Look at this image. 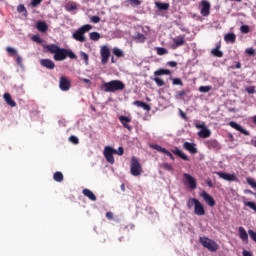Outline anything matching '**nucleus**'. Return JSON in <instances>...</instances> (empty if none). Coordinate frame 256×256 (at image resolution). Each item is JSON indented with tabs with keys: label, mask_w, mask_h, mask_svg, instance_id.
I'll use <instances>...</instances> for the list:
<instances>
[{
	"label": "nucleus",
	"mask_w": 256,
	"mask_h": 256,
	"mask_svg": "<svg viewBox=\"0 0 256 256\" xmlns=\"http://www.w3.org/2000/svg\"><path fill=\"white\" fill-rule=\"evenodd\" d=\"M105 93H115V91H123L125 84L121 80H112L103 84Z\"/></svg>",
	"instance_id": "f257e3e1"
},
{
	"label": "nucleus",
	"mask_w": 256,
	"mask_h": 256,
	"mask_svg": "<svg viewBox=\"0 0 256 256\" xmlns=\"http://www.w3.org/2000/svg\"><path fill=\"white\" fill-rule=\"evenodd\" d=\"M187 207L188 209L194 207V214L198 215V217L205 215V207H203V204L196 198H190L187 202Z\"/></svg>",
	"instance_id": "f03ea898"
},
{
	"label": "nucleus",
	"mask_w": 256,
	"mask_h": 256,
	"mask_svg": "<svg viewBox=\"0 0 256 256\" xmlns=\"http://www.w3.org/2000/svg\"><path fill=\"white\" fill-rule=\"evenodd\" d=\"M92 29H93V26L89 24L83 25L72 34V37L73 39H75V41H79L80 43H85V41H87V39L85 38V34L88 31H91Z\"/></svg>",
	"instance_id": "7ed1b4c3"
},
{
	"label": "nucleus",
	"mask_w": 256,
	"mask_h": 256,
	"mask_svg": "<svg viewBox=\"0 0 256 256\" xmlns=\"http://www.w3.org/2000/svg\"><path fill=\"white\" fill-rule=\"evenodd\" d=\"M199 242L201 243L202 247H205V249H208V251H211V253H215V251L219 250V244H217V242L211 238L202 236L199 238Z\"/></svg>",
	"instance_id": "20e7f679"
},
{
	"label": "nucleus",
	"mask_w": 256,
	"mask_h": 256,
	"mask_svg": "<svg viewBox=\"0 0 256 256\" xmlns=\"http://www.w3.org/2000/svg\"><path fill=\"white\" fill-rule=\"evenodd\" d=\"M130 173L131 175H133V177H139V175L143 173V170L141 169V164L136 157H132L131 159Z\"/></svg>",
	"instance_id": "39448f33"
},
{
	"label": "nucleus",
	"mask_w": 256,
	"mask_h": 256,
	"mask_svg": "<svg viewBox=\"0 0 256 256\" xmlns=\"http://www.w3.org/2000/svg\"><path fill=\"white\" fill-rule=\"evenodd\" d=\"M196 129H200L198 137L201 139H209L211 137V130L205 125V122L195 125Z\"/></svg>",
	"instance_id": "423d86ee"
},
{
	"label": "nucleus",
	"mask_w": 256,
	"mask_h": 256,
	"mask_svg": "<svg viewBox=\"0 0 256 256\" xmlns=\"http://www.w3.org/2000/svg\"><path fill=\"white\" fill-rule=\"evenodd\" d=\"M115 153H117V150H115L113 147L111 146H106L104 148V157L106 159V161L108 163H110V165H113V163H115V158L113 157V155H115Z\"/></svg>",
	"instance_id": "0eeeda50"
},
{
	"label": "nucleus",
	"mask_w": 256,
	"mask_h": 256,
	"mask_svg": "<svg viewBox=\"0 0 256 256\" xmlns=\"http://www.w3.org/2000/svg\"><path fill=\"white\" fill-rule=\"evenodd\" d=\"M183 183L184 185H188V187H190L192 190L197 189V180L191 176V174H183Z\"/></svg>",
	"instance_id": "6e6552de"
},
{
	"label": "nucleus",
	"mask_w": 256,
	"mask_h": 256,
	"mask_svg": "<svg viewBox=\"0 0 256 256\" xmlns=\"http://www.w3.org/2000/svg\"><path fill=\"white\" fill-rule=\"evenodd\" d=\"M100 55L102 57V63L105 65L109 61V57H111V51L109 50V47L102 46Z\"/></svg>",
	"instance_id": "1a4fd4ad"
},
{
	"label": "nucleus",
	"mask_w": 256,
	"mask_h": 256,
	"mask_svg": "<svg viewBox=\"0 0 256 256\" xmlns=\"http://www.w3.org/2000/svg\"><path fill=\"white\" fill-rule=\"evenodd\" d=\"M59 87L61 91H69L71 89V82L65 76L60 77Z\"/></svg>",
	"instance_id": "9d476101"
},
{
	"label": "nucleus",
	"mask_w": 256,
	"mask_h": 256,
	"mask_svg": "<svg viewBox=\"0 0 256 256\" xmlns=\"http://www.w3.org/2000/svg\"><path fill=\"white\" fill-rule=\"evenodd\" d=\"M220 179H224V181H237V175L235 174H228L224 172H215Z\"/></svg>",
	"instance_id": "9b49d317"
},
{
	"label": "nucleus",
	"mask_w": 256,
	"mask_h": 256,
	"mask_svg": "<svg viewBox=\"0 0 256 256\" xmlns=\"http://www.w3.org/2000/svg\"><path fill=\"white\" fill-rule=\"evenodd\" d=\"M173 41V45L172 48L173 49H177V47H181L183 45H185V36L180 35V36H176L172 39Z\"/></svg>",
	"instance_id": "f8f14e48"
},
{
	"label": "nucleus",
	"mask_w": 256,
	"mask_h": 256,
	"mask_svg": "<svg viewBox=\"0 0 256 256\" xmlns=\"http://www.w3.org/2000/svg\"><path fill=\"white\" fill-rule=\"evenodd\" d=\"M201 197L204 199L205 203L209 205V207H214L215 206V199L207 191H202Z\"/></svg>",
	"instance_id": "ddd939ff"
},
{
	"label": "nucleus",
	"mask_w": 256,
	"mask_h": 256,
	"mask_svg": "<svg viewBox=\"0 0 256 256\" xmlns=\"http://www.w3.org/2000/svg\"><path fill=\"white\" fill-rule=\"evenodd\" d=\"M201 5H202L201 15H203V17L209 16V11L211 9V3H209V1H207V0H203L201 2Z\"/></svg>",
	"instance_id": "4468645a"
},
{
	"label": "nucleus",
	"mask_w": 256,
	"mask_h": 256,
	"mask_svg": "<svg viewBox=\"0 0 256 256\" xmlns=\"http://www.w3.org/2000/svg\"><path fill=\"white\" fill-rule=\"evenodd\" d=\"M67 59V49L60 48L57 54L54 55V61H65Z\"/></svg>",
	"instance_id": "2eb2a0df"
},
{
	"label": "nucleus",
	"mask_w": 256,
	"mask_h": 256,
	"mask_svg": "<svg viewBox=\"0 0 256 256\" xmlns=\"http://www.w3.org/2000/svg\"><path fill=\"white\" fill-rule=\"evenodd\" d=\"M184 149L186 151H189L192 155H195L197 153V145L195 143L185 142L183 144Z\"/></svg>",
	"instance_id": "dca6fc26"
},
{
	"label": "nucleus",
	"mask_w": 256,
	"mask_h": 256,
	"mask_svg": "<svg viewBox=\"0 0 256 256\" xmlns=\"http://www.w3.org/2000/svg\"><path fill=\"white\" fill-rule=\"evenodd\" d=\"M230 127H232V129H236V131H239L240 133H242L243 135L249 136V131L243 129V127L241 125H239L237 122H229Z\"/></svg>",
	"instance_id": "f3484780"
},
{
	"label": "nucleus",
	"mask_w": 256,
	"mask_h": 256,
	"mask_svg": "<svg viewBox=\"0 0 256 256\" xmlns=\"http://www.w3.org/2000/svg\"><path fill=\"white\" fill-rule=\"evenodd\" d=\"M40 65L46 69H55V62H53L51 59H41Z\"/></svg>",
	"instance_id": "a211bd4d"
},
{
	"label": "nucleus",
	"mask_w": 256,
	"mask_h": 256,
	"mask_svg": "<svg viewBox=\"0 0 256 256\" xmlns=\"http://www.w3.org/2000/svg\"><path fill=\"white\" fill-rule=\"evenodd\" d=\"M119 121L122 123V125H123V127H125V129H128V131H131L132 128L128 124V123H131V118H129L127 116H120Z\"/></svg>",
	"instance_id": "6ab92c4d"
},
{
	"label": "nucleus",
	"mask_w": 256,
	"mask_h": 256,
	"mask_svg": "<svg viewBox=\"0 0 256 256\" xmlns=\"http://www.w3.org/2000/svg\"><path fill=\"white\" fill-rule=\"evenodd\" d=\"M238 231H239L240 239H242V241L247 243L249 241V234H247V231L245 230V228L239 227Z\"/></svg>",
	"instance_id": "aec40b11"
},
{
	"label": "nucleus",
	"mask_w": 256,
	"mask_h": 256,
	"mask_svg": "<svg viewBox=\"0 0 256 256\" xmlns=\"http://www.w3.org/2000/svg\"><path fill=\"white\" fill-rule=\"evenodd\" d=\"M36 29H38V31H40L41 33H45V31H47L49 27L47 26V23H45L44 21H38L36 23Z\"/></svg>",
	"instance_id": "412c9836"
},
{
	"label": "nucleus",
	"mask_w": 256,
	"mask_h": 256,
	"mask_svg": "<svg viewBox=\"0 0 256 256\" xmlns=\"http://www.w3.org/2000/svg\"><path fill=\"white\" fill-rule=\"evenodd\" d=\"M4 101L9 105L10 107H16L17 103L11 98V94L5 93L4 94Z\"/></svg>",
	"instance_id": "4be33fe9"
},
{
	"label": "nucleus",
	"mask_w": 256,
	"mask_h": 256,
	"mask_svg": "<svg viewBox=\"0 0 256 256\" xmlns=\"http://www.w3.org/2000/svg\"><path fill=\"white\" fill-rule=\"evenodd\" d=\"M134 105H136L137 107H142L144 111H151V106L145 102L137 100V101H134Z\"/></svg>",
	"instance_id": "5701e85b"
},
{
	"label": "nucleus",
	"mask_w": 256,
	"mask_h": 256,
	"mask_svg": "<svg viewBox=\"0 0 256 256\" xmlns=\"http://www.w3.org/2000/svg\"><path fill=\"white\" fill-rule=\"evenodd\" d=\"M151 149H155L156 151H159L160 153H164V155H169V151L157 144H150Z\"/></svg>",
	"instance_id": "b1692460"
},
{
	"label": "nucleus",
	"mask_w": 256,
	"mask_h": 256,
	"mask_svg": "<svg viewBox=\"0 0 256 256\" xmlns=\"http://www.w3.org/2000/svg\"><path fill=\"white\" fill-rule=\"evenodd\" d=\"M83 195H85V197H88V199H90L91 201H97V197L89 189H84L83 190Z\"/></svg>",
	"instance_id": "393cba45"
},
{
	"label": "nucleus",
	"mask_w": 256,
	"mask_h": 256,
	"mask_svg": "<svg viewBox=\"0 0 256 256\" xmlns=\"http://www.w3.org/2000/svg\"><path fill=\"white\" fill-rule=\"evenodd\" d=\"M46 49H47V51H49V53H53L55 55L58 53V51L61 48H59V46H57L55 44H50V45H46Z\"/></svg>",
	"instance_id": "a878e982"
},
{
	"label": "nucleus",
	"mask_w": 256,
	"mask_h": 256,
	"mask_svg": "<svg viewBox=\"0 0 256 256\" xmlns=\"http://www.w3.org/2000/svg\"><path fill=\"white\" fill-rule=\"evenodd\" d=\"M235 39H237V37L233 33L224 36V41H226V43H235Z\"/></svg>",
	"instance_id": "bb28decb"
},
{
	"label": "nucleus",
	"mask_w": 256,
	"mask_h": 256,
	"mask_svg": "<svg viewBox=\"0 0 256 256\" xmlns=\"http://www.w3.org/2000/svg\"><path fill=\"white\" fill-rule=\"evenodd\" d=\"M155 6H156L160 11H167V10H169V3L155 2Z\"/></svg>",
	"instance_id": "cd10ccee"
},
{
	"label": "nucleus",
	"mask_w": 256,
	"mask_h": 256,
	"mask_svg": "<svg viewBox=\"0 0 256 256\" xmlns=\"http://www.w3.org/2000/svg\"><path fill=\"white\" fill-rule=\"evenodd\" d=\"M173 153L175 155H178V157H180L181 159H183V161H189V157H187L185 155V153H183V151L179 150L178 148H176Z\"/></svg>",
	"instance_id": "c85d7f7f"
},
{
	"label": "nucleus",
	"mask_w": 256,
	"mask_h": 256,
	"mask_svg": "<svg viewBox=\"0 0 256 256\" xmlns=\"http://www.w3.org/2000/svg\"><path fill=\"white\" fill-rule=\"evenodd\" d=\"M66 11H77V3L75 2H68L65 6Z\"/></svg>",
	"instance_id": "c756f323"
},
{
	"label": "nucleus",
	"mask_w": 256,
	"mask_h": 256,
	"mask_svg": "<svg viewBox=\"0 0 256 256\" xmlns=\"http://www.w3.org/2000/svg\"><path fill=\"white\" fill-rule=\"evenodd\" d=\"M53 178H54V181L61 183V181H63V173L55 172Z\"/></svg>",
	"instance_id": "7c9ffc66"
},
{
	"label": "nucleus",
	"mask_w": 256,
	"mask_h": 256,
	"mask_svg": "<svg viewBox=\"0 0 256 256\" xmlns=\"http://www.w3.org/2000/svg\"><path fill=\"white\" fill-rule=\"evenodd\" d=\"M90 39L92 41H99V39H101V34H99L98 32H91Z\"/></svg>",
	"instance_id": "2f4dec72"
},
{
	"label": "nucleus",
	"mask_w": 256,
	"mask_h": 256,
	"mask_svg": "<svg viewBox=\"0 0 256 256\" xmlns=\"http://www.w3.org/2000/svg\"><path fill=\"white\" fill-rule=\"evenodd\" d=\"M154 75H171V71L166 69H160L154 72Z\"/></svg>",
	"instance_id": "473e14b6"
},
{
	"label": "nucleus",
	"mask_w": 256,
	"mask_h": 256,
	"mask_svg": "<svg viewBox=\"0 0 256 256\" xmlns=\"http://www.w3.org/2000/svg\"><path fill=\"white\" fill-rule=\"evenodd\" d=\"M113 53L116 57H125V53H123V50L119 48H114Z\"/></svg>",
	"instance_id": "72a5a7b5"
},
{
	"label": "nucleus",
	"mask_w": 256,
	"mask_h": 256,
	"mask_svg": "<svg viewBox=\"0 0 256 256\" xmlns=\"http://www.w3.org/2000/svg\"><path fill=\"white\" fill-rule=\"evenodd\" d=\"M212 55H214L215 57H223V53L221 52V50H219V47L212 50Z\"/></svg>",
	"instance_id": "f704fd0d"
},
{
	"label": "nucleus",
	"mask_w": 256,
	"mask_h": 256,
	"mask_svg": "<svg viewBox=\"0 0 256 256\" xmlns=\"http://www.w3.org/2000/svg\"><path fill=\"white\" fill-rule=\"evenodd\" d=\"M157 55H167V49L163 47H156Z\"/></svg>",
	"instance_id": "c9c22d12"
},
{
	"label": "nucleus",
	"mask_w": 256,
	"mask_h": 256,
	"mask_svg": "<svg viewBox=\"0 0 256 256\" xmlns=\"http://www.w3.org/2000/svg\"><path fill=\"white\" fill-rule=\"evenodd\" d=\"M212 87L211 86H200L199 91L200 93H209L211 91Z\"/></svg>",
	"instance_id": "e433bc0d"
},
{
	"label": "nucleus",
	"mask_w": 256,
	"mask_h": 256,
	"mask_svg": "<svg viewBox=\"0 0 256 256\" xmlns=\"http://www.w3.org/2000/svg\"><path fill=\"white\" fill-rule=\"evenodd\" d=\"M154 81H155L156 85H158V87H163V85H165V81H163V79H161L159 77H155Z\"/></svg>",
	"instance_id": "4c0bfd02"
},
{
	"label": "nucleus",
	"mask_w": 256,
	"mask_h": 256,
	"mask_svg": "<svg viewBox=\"0 0 256 256\" xmlns=\"http://www.w3.org/2000/svg\"><path fill=\"white\" fill-rule=\"evenodd\" d=\"M80 56L83 59V61H85V64L89 65V55H87V53H85V52H81Z\"/></svg>",
	"instance_id": "58836bf2"
},
{
	"label": "nucleus",
	"mask_w": 256,
	"mask_h": 256,
	"mask_svg": "<svg viewBox=\"0 0 256 256\" xmlns=\"http://www.w3.org/2000/svg\"><path fill=\"white\" fill-rule=\"evenodd\" d=\"M244 205L246 207H250V209H253V211L256 212V204H255V202H244Z\"/></svg>",
	"instance_id": "ea45409f"
},
{
	"label": "nucleus",
	"mask_w": 256,
	"mask_h": 256,
	"mask_svg": "<svg viewBox=\"0 0 256 256\" xmlns=\"http://www.w3.org/2000/svg\"><path fill=\"white\" fill-rule=\"evenodd\" d=\"M6 51L9 53V55H17V50L13 47H7Z\"/></svg>",
	"instance_id": "a19ab883"
},
{
	"label": "nucleus",
	"mask_w": 256,
	"mask_h": 256,
	"mask_svg": "<svg viewBox=\"0 0 256 256\" xmlns=\"http://www.w3.org/2000/svg\"><path fill=\"white\" fill-rule=\"evenodd\" d=\"M248 185H251L253 189H256V182L253 178H247Z\"/></svg>",
	"instance_id": "79ce46f5"
},
{
	"label": "nucleus",
	"mask_w": 256,
	"mask_h": 256,
	"mask_svg": "<svg viewBox=\"0 0 256 256\" xmlns=\"http://www.w3.org/2000/svg\"><path fill=\"white\" fill-rule=\"evenodd\" d=\"M163 169H165L166 171H173V166H171V164L169 163H164L162 164Z\"/></svg>",
	"instance_id": "37998d69"
},
{
	"label": "nucleus",
	"mask_w": 256,
	"mask_h": 256,
	"mask_svg": "<svg viewBox=\"0 0 256 256\" xmlns=\"http://www.w3.org/2000/svg\"><path fill=\"white\" fill-rule=\"evenodd\" d=\"M42 2L43 0H31V5L32 7H39V5H41Z\"/></svg>",
	"instance_id": "c03bdc74"
},
{
	"label": "nucleus",
	"mask_w": 256,
	"mask_h": 256,
	"mask_svg": "<svg viewBox=\"0 0 256 256\" xmlns=\"http://www.w3.org/2000/svg\"><path fill=\"white\" fill-rule=\"evenodd\" d=\"M16 63L21 67V69H23V58H21V56H17Z\"/></svg>",
	"instance_id": "a18cd8bd"
},
{
	"label": "nucleus",
	"mask_w": 256,
	"mask_h": 256,
	"mask_svg": "<svg viewBox=\"0 0 256 256\" xmlns=\"http://www.w3.org/2000/svg\"><path fill=\"white\" fill-rule=\"evenodd\" d=\"M69 141H70L71 143H74V145H77V144L79 143V138H77V136H71V137L69 138Z\"/></svg>",
	"instance_id": "49530a36"
},
{
	"label": "nucleus",
	"mask_w": 256,
	"mask_h": 256,
	"mask_svg": "<svg viewBox=\"0 0 256 256\" xmlns=\"http://www.w3.org/2000/svg\"><path fill=\"white\" fill-rule=\"evenodd\" d=\"M172 83L173 85H183V81H181L179 78L172 79Z\"/></svg>",
	"instance_id": "de8ad7c7"
},
{
	"label": "nucleus",
	"mask_w": 256,
	"mask_h": 256,
	"mask_svg": "<svg viewBox=\"0 0 256 256\" xmlns=\"http://www.w3.org/2000/svg\"><path fill=\"white\" fill-rule=\"evenodd\" d=\"M90 21H92V23H99L101 18L99 16H92L90 17Z\"/></svg>",
	"instance_id": "09e8293b"
},
{
	"label": "nucleus",
	"mask_w": 256,
	"mask_h": 256,
	"mask_svg": "<svg viewBox=\"0 0 256 256\" xmlns=\"http://www.w3.org/2000/svg\"><path fill=\"white\" fill-rule=\"evenodd\" d=\"M17 11H18V13H24V11H27V9L25 8V6L23 4H20L17 7Z\"/></svg>",
	"instance_id": "8fccbe9b"
},
{
	"label": "nucleus",
	"mask_w": 256,
	"mask_h": 256,
	"mask_svg": "<svg viewBox=\"0 0 256 256\" xmlns=\"http://www.w3.org/2000/svg\"><path fill=\"white\" fill-rule=\"evenodd\" d=\"M241 33H248L249 32V26L243 25L240 27Z\"/></svg>",
	"instance_id": "3c124183"
},
{
	"label": "nucleus",
	"mask_w": 256,
	"mask_h": 256,
	"mask_svg": "<svg viewBox=\"0 0 256 256\" xmlns=\"http://www.w3.org/2000/svg\"><path fill=\"white\" fill-rule=\"evenodd\" d=\"M246 91L249 95H253V93H255V88L253 86H250L246 88Z\"/></svg>",
	"instance_id": "603ef678"
},
{
	"label": "nucleus",
	"mask_w": 256,
	"mask_h": 256,
	"mask_svg": "<svg viewBox=\"0 0 256 256\" xmlns=\"http://www.w3.org/2000/svg\"><path fill=\"white\" fill-rule=\"evenodd\" d=\"M183 95H185V91H179L176 93L175 95V99H181V97H183Z\"/></svg>",
	"instance_id": "864d4df0"
},
{
	"label": "nucleus",
	"mask_w": 256,
	"mask_h": 256,
	"mask_svg": "<svg viewBox=\"0 0 256 256\" xmlns=\"http://www.w3.org/2000/svg\"><path fill=\"white\" fill-rule=\"evenodd\" d=\"M246 53H247V55H255V49H253V48H248V49H246V51H245Z\"/></svg>",
	"instance_id": "5fc2aeb1"
},
{
	"label": "nucleus",
	"mask_w": 256,
	"mask_h": 256,
	"mask_svg": "<svg viewBox=\"0 0 256 256\" xmlns=\"http://www.w3.org/2000/svg\"><path fill=\"white\" fill-rule=\"evenodd\" d=\"M128 2L130 3V5H141L140 0H128Z\"/></svg>",
	"instance_id": "6e6d98bb"
},
{
	"label": "nucleus",
	"mask_w": 256,
	"mask_h": 256,
	"mask_svg": "<svg viewBox=\"0 0 256 256\" xmlns=\"http://www.w3.org/2000/svg\"><path fill=\"white\" fill-rule=\"evenodd\" d=\"M32 40L35 41L36 43H43V41L41 40V38L39 36H33Z\"/></svg>",
	"instance_id": "4d7b16f0"
},
{
	"label": "nucleus",
	"mask_w": 256,
	"mask_h": 256,
	"mask_svg": "<svg viewBox=\"0 0 256 256\" xmlns=\"http://www.w3.org/2000/svg\"><path fill=\"white\" fill-rule=\"evenodd\" d=\"M67 57H70V59H75V53H73L72 51L67 50Z\"/></svg>",
	"instance_id": "13d9d810"
},
{
	"label": "nucleus",
	"mask_w": 256,
	"mask_h": 256,
	"mask_svg": "<svg viewBox=\"0 0 256 256\" xmlns=\"http://www.w3.org/2000/svg\"><path fill=\"white\" fill-rule=\"evenodd\" d=\"M123 153H124L123 147H119L118 150H116V152L114 154L123 155Z\"/></svg>",
	"instance_id": "bf43d9fd"
},
{
	"label": "nucleus",
	"mask_w": 256,
	"mask_h": 256,
	"mask_svg": "<svg viewBox=\"0 0 256 256\" xmlns=\"http://www.w3.org/2000/svg\"><path fill=\"white\" fill-rule=\"evenodd\" d=\"M242 255L243 256H253V253H251V251L243 250Z\"/></svg>",
	"instance_id": "052dcab7"
},
{
	"label": "nucleus",
	"mask_w": 256,
	"mask_h": 256,
	"mask_svg": "<svg viewBox=\"0 0 256 256\" xmlns=\"http://www.w3.org/2000/svg\"><path fill=\"white\" fill-rule=\"evenodd\" d=\"M168 65H169V67H177V62L170 61V62H168Z\"/></svg>",
	"instance_id": "680f3d73"
},
{
	"label": "nucleus",
	"mask_w": 256,
	"mask_h": 256,
	"mask_svg": "<svg viewBox=\"0 0 256 256\" xmlns=\"http://www.w3.org/2000/svg\"><path fill=\"white\" fill-rule=\"evenodd\" d=\"M106 217H107L108 219H113V213L108 212V213L106 214Z\"/></svg>",
	"instance_id": "e2e57ef3"
},
{
	"label": "nucleus",
	"mask_w": 256,
	"mask_h": 256,
	"mask_svg": "<svg viewBox=\"0 0 256 256\" xmlns=\"http://www.w3.org/2000/svg\"><path fill=\"white\" fill-rule=\"evenodd\" d=\"M206 183H207L208 187H213V182L210 179H208L206 181Z\"/></svg>",
	"instance_id": "0e129e2a"
},
{
	"label": "nucleus",
	"mask_w": 256,
	"mask_h": 256,
	"mask_svg": "<svg viewBox=\"0 0 256 256\" xmlns=\"http://www.w3.org/2000/svg\"><path fill=\"white\" fill-rule=\"evenodd\" d=\"M180 115L183 119H187V115L185 114V112L180 110Z\"/></svg>",
	"instance_id": "69168bd1"
},
{
	"label": "nucleus",
	"mask_w": 256,
	"mask_h": 256,
	"mask_svg": "<svg viewBox=\"0 0 256 256\" xmlns=\"http://www.w3.org/2000/svg\"><path fill=\"white\" fill-rule=\"evenodd\" d=\"M168 157H170V159H172V161H175V157H173V154H171V152H169V154H166Z\"/></svg>",
	"instance_id": "338daca9"
},
{
	"label": "nucleus",
	"mask_w": 256,
	"mask_h": 256,
	"mask_svg": "<svg viewBox=\"0 0 256 256\" xmlns=\"http://www.w3.org/2000/svg\"><path fill=\"white\" fill-rule=\"evenodd\" d=\"M244 193L253 195V193H255V192H253V191H251V190H244Z\"/></svg>",
	"instance_id": "774afa93"
}]
</instances>
